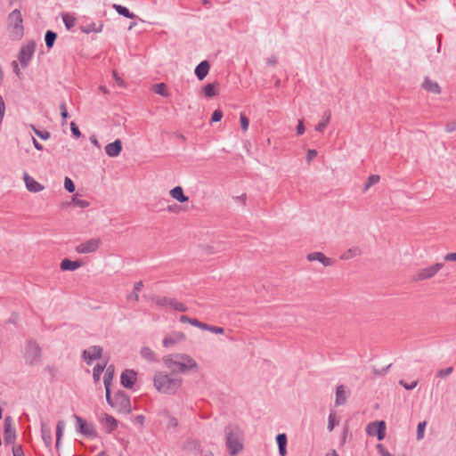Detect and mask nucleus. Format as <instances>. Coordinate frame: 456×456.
<instances>
[{
	"mask_svg": "<svg viewBox=\"0 0 456 456\" xmlns=\"http://www.w3.org/2000/svg\"><path fill=\"white\" fill-rule=\"evenodd\" d=\"M225 444L230 455H236L243 450V431L234 424H229L224 428Z\"/></svg>",
	"mask_w": 456,
	"mask_h": 456,
	"instance_id": "f257e3e1",
	"label": "nucleus"
},
{
	"mask_svg": "<svg viewBox=\"0 0 456 456\" xmlns=\"http://www.w3.org/2000/svg\"><path fill=\"white\" fill-rule=\"evenodd\" d=\"M154 387L164 394L174 395L182 385L181 378H174L163 372H157L154 376Z\"/></svg>",
	"mask_w": 456,
	"mask_h": 456,
	"instance_id": "f03ea898",
	"label": "nucleus"
},
{
	"mask_svg": "<svg viewBox=\"0 0 456 456\" xmlns=\"http://www.w3.org/2000/svg\"><path fill=\"white\" fill-rule=\"evenodd\" d=\"M163 362L169 369L176 367L180 372H186L192 369H197L198 364L196 361L188 354H182L175 355V359L171 356H165Z\"/></svg>",
	"mask_w": 456,
	"mask_h": 456,
	"instance_id": "7ed1b4c3",
	"label": "nucleus"
},
{
	"mask_svg": "<svg viewBox=\"0 0 456 456\" xmlns=\"http://www.w3.org/2000/svg\"><path fill=\"white\" fill-rule=\"evenodd\" d=\"M7 30L12 40H20L24 35L23 18L19 9H14L7 17Z\"/></svg>",
	"mask_w": 456,
	"mask_h": 456,
	"instance_id": "20e7f679",
	"label": "nucleus"
},
{
	"mask_svg": "<svg viewBox=\"0 0 456 456\" xmlns=\"http://www.w3.org/2000/svg\"><path fill=\"white\" fill-rule=\"evenodd\" d=\"M27 364L35 365L41 361V347L35 340H28L25 348L24 354Z\"/></svg>",
	"mask_w": 456,
	"mask_h": 456,
	"instance_id": "39448f33",
	"label": "nucleus"
},
{
	"mask_svg": "<svg viewBox=\"0 0 456 456\" xmlns=\"http://www.w3.org/2000/svg\"><path fill=\"white\" fill-rule=\"evenodd\" d=\"M113 408L118 412L129 413L131 411V402L129 396L122 390H118L113 396Z\"/></svg>",
	"mask_w": 456,
	"mask_h": 456,
	"instance_id": "423d86ee",
	"label": "nucleus"
},
{
	"mask_svg": "<svg viewBox=\"0 0 456 456\" xmlns=\"http://www.w3.org/2000/svg\"><path fill=\"white\" fill-rule=\"evenodd\" d=\"M36 50V44L34 41L28 42L27 45H22L18 53V60L20 63L21 68H27L34 55Z\"/></svg>",
	"mask_w": 456,
	"mask_h": 456,
	"instance_id": "0eeeda50",
	"label": "nucleus"
},
{
	"mask_svg": "<svg viewBox=\"0 0 456 456\" xmlns=\"http://www.w3.org/2000/svg\"><path fill=\"white\" fill-rule=\"evenodd\" d=\"M74 419H76V428L78 433L91 438L97 436V432L94 425L88 424L86 419L76 414L74 415Z\"/></svg>",
	"mask_w": 456,
	"mask_h": 456,
	"instance_id": "6e6552de",
	"label": "nucleus"
},
{
	"mask_svg": "<svg viewBox=\"0 0 456 456\" xmlns=\"http://www.w3.org/2000/svg\"><path fill=\"white\" fill-rule=\"evenodd\" d=\"M444 263H436L428 267L420 269L412 278L414 281H424L434 277L443 267Z\"/></svg>",
	"mask_w": 456,
	"mask_h": 456,
	"instance_id": "1a4fd4ad",
	"label": "nucleus"
},
{
	"mask_svg": "<svg viewBox=\"0 0 456 456\" xmlns=\"http://www.w3.org/2000/svg\"><path fill=\"white\" fill-rule=\"evenodd\" d=\"M366 433L370 436H376L379 441L386 437V423L384 420L370 422L366 427Z\"/></svg>",
	"mask_w": 456,
	"mask_h": 456,
	"instance_id": "9d476101",
	"label": "nucleus"
},
{
	"mask_svg": "<svg viewBox=\"0 0 456 456\" xmlns=\"http://www.w3.org/2000/svg\"><path fill=\"white\" fill-rule=\"evenodd\" d=\"M101 244L100 239L87 240L76 247V251L78 254H88L95 252Z\"/></svg>",
	"mask_w": 456,
	"mask_h": 456,
	"instance_id": "9b49d317",
	"label": "nucleus"
},
{
	"mask_svg": "<svg viewBox=\"0 0 456 456\" xmlns=\"http://www.w3.org/2000/svg\"><path fill=\"white\" fill-rule=\"evenodd\" d=\"M16 439V431L15 428L12 427V419L10 416H7L4 419V440L5 444H14Z\"/></svg>",
	"mask_w": 456,
	"mask_h": 456,
	"instance_id": "f8f14e48",
	"label": "nucleus"
},
{
	"mask_svg": "<svg viewBox=\"0 0 456 456\" xmlns=\"http://www.w3.org/2000/svg\"><path fill=\"white\" fill-rule=\"evenodd\" d=\"M136 377L137 373L135 370L126 369L121 373L120 383L125 388L131 389L136 381Z\"/></svg>",
	"mask_w": 456,
	"mask_h": 456,
	"instance_id": "ddd939ff",
	"label": "nucleus"
},
{
	"mask_svg": "<svg viewBox=\"0 0 456 456\" xmlns=\"http://www.w3.org/2000/svg\"><path fill=\"white\" fill-rule=\"evenodd\" d=\"M102 354V347L100 346H92L83 351V358L86 361L88 365L92 364L93 361L100 359Z\"/></svg>",
	"mask_w": 456,
	"mask_h": 456,
	"instance_id": "4468645a",
	"label": "nucleus"
},
{
	"mask_svg": "<svg viewBox=\"0 0 456 456\" xmlns=\"http://www.w3.org/2000/svg\"><path fill=\"white\" fill-rule=\"evenodd\" d=\"M121 151L122 142L119 139H116L114 142L105 146V153L110 158L118 157Z\"/></svg>",
	"mask_w": 456,
	"mask_h": 456,
	"instance_id": "2eb2a0df",
	"label": "nucleus"
},
{
	"mask_svg": "<svg viewBox=\"0 0 456 456\" xmlns=\"http://www.w3.org/2000/svg\"><path fill=\"white\" fill-rule=\"evenodd\" d=\"M306 258L309 261H319L324 266H331L335 263L334 259L327 257L322 252H313V253H310V254L307 255Z\"/></svg>",
	"mask_w": 456,
	"mask_h": 456,
	"instance_id": "dca6fc26",
	"label": "nucleus"
},
{
	"mask_svg": "<svg viewBox=\"0 0 456 456\" xmlns=\"http://www.w3.org/2000/svg\"><path fill=\"white\" fill-rule=\"evenodd\" d=\"M102 424L105 432L108 434H111L118 428V420L109 414H104Z\"/></svg>",
	"mask_w": 456,
	"mask_h": 456,
	"instance_id": "f3484780",
	"label": "nucleus"
},
{
	"mask_svg": "<svg viewBox=\"0 0 456 456\" xmlns=\"http://www.w3.org/2000/svg\"><path fill=\"white\" fill-rule=\"evenodd\" d=\"M210 64L208 61L204 60L200 61L195 68L194 73L199 80H203L208 74Z\"/></svg>",
	"mask_w": 456,
	"mask_h": 456,
	"instance_id": "a211bd4d",
	"label": "nucleus"
},
{
	"mask_svg": "<svg viewBox=\"0 0 456 456\" xmlns=\"http://www.w3.org/2000/svg\"><path fill=\"white\" fill-rule=\"evenodd\" d=\"M41 436L45 447L51 448L53 443L51 428L45 422H41Z\"/></svg>",
	"mask_w": 456,
	"mask_h": 456,
	"instance_id": "6ab92c4d",
	"label": "nucleus"
},
{
	"mask_svg": "<svg viewBox=\"0 0 456 456\" xmlns=\"http://www.w3.org/2000/svg\"><path fill=\"white\" fill-rule=\"evenodd\" d=\"M24 180L28 191L31 192H39L44 189V186L37 182L34 178L29 176L27 173L24 174Z\"/></svg>",
	"mask_w": 456,
	"mask_h": 456,
	"instance_id": "aec40b11",
	"label": "nucleus"
},
{
	"mask_svg": "<svg viewBox=\"0 0 456 456\" xmlns=\"http://www.w3.org/2000/svg\"><path fill=\"white\" fill-rule=\"evenodd\" d=\"M82 266V261L75 260L72 261L69 258H64L60 265L61 271H75Z\"/></svg>",
	"mask_w": 456,
	"mask_h": 456,
	"instance_id": "412c9836",
	"label": "nucleus"
},
{
	"mask_svg": "<svg viewBox=\"0 0 456 456\" xmlns=\"http://www.w3.org/2000/svg\"><path fill=\"white\" fill-rule=\"evenodd\" d=\"M422 87L426 91L433 93V94H437L441 93V87L438 85V83L429 79L428 77H426L424 79V82L422 84Z\"/></svg>",
	"mask_w": 456,
	"mask_h": 456,
	"instance_id": "4be33fe9",
	"label": "nucleus"
},
{
	"mask_svg": "<svg viewBox=\"0 0 456 456\" xmlns=\"http://www.w3.org/2000/svg\"><path fill=\"white\" fill-rule=\"evenodd\" d=\"M170 195L173 199L180 203L187 202L189 198L184 195L183 189L181 186H175L170 191Z\"/></svg>",
	"mask_w": 456,
	"mask_h": 456,
	"instance_id": "5701e85b",
	"label": "nucleus"
},
{
	"mask_svg": "<svg viewBox=\"0 0 456 456\" xmlns=\"http://www.w3.org/2000/svg\"><path fill=\"white\" fill-rule=\"evenodd\" d=\"M346 403V395L345 391V387L343 385H339L336 388V405H343Z\"/></svg>",
	"mask_w": 456,
	"mask_h": 456,
	"instance_id": "b1692460",
	"label": "nucleus"
},
{
	"mask_svg": "<svg viewBox=\"0 0 456 456\" xmlns=\"http://www.w3.org/2000/svg\"><path fill=\"white\" fill-rule=\"evenodd\" d=\"M330 118H331L330 111L326 110L322 115V120L316 125L315 130L320 133L323 132L324 129L326 128V126H328V124L330 123Z\"/></svg>",
	"mask_w": 456,
	"mask_h": 456,
	"instance_id": "393cba45",
	"label": "nucleus"
},
{
	"mask_svg": "<svg viewBox=\"0 0 456 456\" xmlns=\"http://www.w3.org/2000/svg\"><path fill=\"white\" fill-rule=\"evenodd\" d=\"M112 7L119 15L123 17L128 19H133L135 17V15L132 12H130L127 7L124 5L114 4Z\"/></svg>",
	"mask_w": 456,
	"mask_h": 456,
	"instance_id": "a878e982",
	"label": "nucleus"
},
{
	"mask_svg": "<svg viewBox=\"0 0 456 456\" xmlns=\"http://www.w3.org/2000/svg\"><path fill=\"white\" fill-rule=\"evenodd\" d=\"M65 429V422L64 420H59L56 425V443L55 447L59 449L60 444L63 436V432Z\"/></svg>",
	"mask_w": 456,
	"mask_h": 456,
	"instance_id": "bb28decb",
	"label": "nucleus"
},
{
	"mask_svg": "<svg viewBox=\"0 0 456 456\" xmlns=\"http://www.w3.org/2000/svg\"><path fill=\"white\" fill-rule=\"evenodd\" d=\"M113 377H114V366L110 365L107 367L106 371L103 376L104 387H111Z\"/></svg>",
	"mask_w": 456,
	"mask_h": 456,
	"instance_id": "cd10ccee",
	"label": "nucleus"
},
{
	"mask_svg": "<svg viewBox=\"0 0 456 456\" xmlns=\"http://www.w3.org/2000/svg\"><path fill=\"white\" fill-rule=\"evenodd\" d=\"M57 38V34L53 30H47L45 34V42L47 49L53 48Z\"/></svg>",
	"mask_w": 456,
	"mask_h": 456,
	"instance_id": "c85d7f7f",
	"label": "nucleus"
},
{
	"mask_svg": "<svg viewBox=\"0 0 456 456\" xmlns=\"http://www.w3.org/2000/svg\"><path fill=\"white\" fill-rule=\"evenodd\" d=\"M141 355L142 358L149 362H157L158 359L156 357L155 353L148 346H143L141 349Z\"/></svg>",
	"mask_w": 456,
	"mask_h": 456,
	"instance_id": "c756f323",
	"label": "nucleus"
},
{
	"mask_svg": "<svg viewBox=\"0 0 456 456\" xmlns=\"http://www.w3.org/2000/svg\"><path fill=\"white\" fill-rule=\"evenodd\" d=\"M361 254V249L358 247H354L344 252L340 258L342 260H348Z\"/></svg>",
	"mask_w": 456,
	"mask_h": 456,
	"instance_id": "7c9ffc66",
	"label": "nucleus"
},
{
	"mask_svg": "<svg viewBox=\"0 0 456 456\" xmlns=\"http://www.w3.org/2000/svg\"><path fill=\"white\" fill-rule=\"evenodd\" d=\"M169 297H159V296H151V301L153 302L158 306L167 307L168 306Z\"/></svg>",
	"mask_w": 456,
	"mask_h": 456,
	"instance_id": "2f4dec72",
	"label": "nucleus"
},
{
	"mask_svg": "<svg viewBox=\"0 0 456 456\" xmlns=\"http://www.w3.org/2000/svg\"><path fill=\"white\" fill-rule=\"evenodd\" d=\"M106 368V362L101 364L97 363L94 369H93V378L95 382L100 380V377L102 373L103 372L104 369Z\"/></svg>",
	"mask_w": 456,
	"mask_h": 456,
	"instance_id": "473e14b6",
	"label": "nucleus"
},
{
	"mask_svg": "<svg viewBox=\"0 0 456 456\" xmlns=\"http://www.w3.org/2000/svg\"><path fill=\"white\" fill-rule=\"evenodd\" d=\"M203 92L206 97L212 98L217 94L216 85L208 83L203 87Z\"/></svg>",
	"mask_w": 456,
	"mask_h": 456,
	"instance_id": "72a5a7b5",
	"label": "nucleus"
},
{
	"mask_svg": "<svg viewBox=\"0 0 456 456\" xmlns=\"http://www.w3.org/2000/svg\"><path fill=\"white\" fill-rule=\"evenodd\" d=\"M379 179L380 177L379 175H370L363 187V191H367L372 185L376 184Z\"/></svg>",
	"mask_w": 456,
	"mask_h": 456,
	"instance_id": "f704fd0d",
	"label": "nucleus"
},
{
	"mask_svg": "<svg viewBox=\"0 0 456 456\" xmlns=\"http://www.w3.org/2000/svg\"><path fill=\"white\" fill-rule=\"evenodd\" d=\"M62 20L68 30L75 26L76 19L68 13L62 15Z\"/></svg>",
	"mask_w": 456,
	"mask_h": 456,
	"instance_id": "c9c22d12",
	"label": "nucleus"
},
{
	"mask_svg": "<svg viewBox=\"0 0 456 456\" xmlns=\"http://www.w3.org/2000/svg\"><path fill=\"white\" fill-rule=\"evenodd\" d=\"M33 132L42 140H47L50 138L51 134L46 130H39L34 125H31Z\"/></svg>",
	"mask_w": 456,
	"mask_h": 456,
	"instance_id": "e433bc0d",
	"label": "nucleus"
},
{
	"mask_svg": "<svg viewBox=\"0 0 456 456\" xmlns=\"http://www.w3.org/2000/svg\"><path fill=\"white\" fill-rule=\"evenodd\" d=\"M426 426H427L426 421L419 422L418 427H417V440L419 441V440L423 439Z\"/></svg>",
	"mask_w": 456,
	"mask_h": 456,
	"instance_id": "4c0bfd02",
	"label": "nucleus"
},
{
	"mask_svg": "<svg viewBox=\"0 0 456 456\" xmlns=\"http://www.w3.org/2000/svg\"><path fill=\"white\" fill-rule=\"evenodd\" d=\"M338 424V421L336 419V415L334 412H330L328 418V429L331 432L335 426Z\"/></svg>",
	"mask_w": 456,
	"mask_h": 456,
	"instance_id": "58836bf2",
	"label": "nucleus"
},
{
	"mask_svg": "<svg viewBox=\"0 0 456 456\" xmlns=\"http://www.w3.org/2000/svg\"><path fill=\"white\" fill-rule=\"evenodd\" d=\"M275 440H276L278 447L287 446L288 439H287V435L286 434H284V433L278 434L276 436Z\"/></svg>",
	"mask_w": 456,
	"mask_h": 456,
	"instance_id": "ea45409f",
	"label": "nucleus"
},
{
	"mask_svg": "<svg viewBox=\"0 0 456 456\" xmlns=\"http://www.w3.org/2000/svg\"><path fill=\"white\" fill-rule=\"evenodd\" d=\"M64 188L69 192H74L76 190V186L74 182L69 177H65L64 179Z\"/></svg>",
	"mask_w": 456,
	"mask_h": 456,
	"instance_id": "a19ab883",
	"label": "nucleus"
},
{
	"mask_svg": "<svg viewBox=\"0 0 456 456\" xmlns=\"http://www.w3.org/2000/svg\"><path fill=\"white\" fill-rule=\"evenodd\" d=\"M60 110H61V117L62 119V124L67 120L69 118V112L67 110V106L65 102H61L60 103Z\"/></svg>",
	"mask_w": 456,
	"mask_h": 456,
	"instance_id": "79ce46f5",
	"label": "nucleus"
},
{
	"mask_svg": "<svg viewBox=\"0 0 456 456\" xmlns=\"http://www.w3.org/2000/svg\"><path fill=\"white\" fill-rule=\"evenodd\" d=\"M205 330L210 331L215 334H224V328L218 327V326H213V325H209V324L206 325Z\"/></svg>",
	"mask_w": 456,
	"mask_h": 456,
	"instance_id": "37998d69",
	"label": "nucleus"
},
{
	"mask_svg": "<svg viewBox=\"0 0 456 456\" xmlns=\"http://www.w3.org/2000/svg\"><path fill=\"white\" fill-rule=\"evenodd\" d=\"M240 121L241 129L243 131H247L248 129V126H249V119H248V118L246 117V115H244L243 113H241L240 117Z\"/></svg>",
	"mask_w": 456,
	"mask_h": 456,
	"instance_id": "c03bdc74",
	"label": "nucleus"
},
{
	"mask_svg": "<svg viewBox=\"0 0 456 456\" xmlns=\"http://www.w3.org/2000/svg\"><path fill=\"white\" fill-rule=\"evenodd\" d=\"M399 384H400L403 387H404L406 390H412V389H414V388L417 387V385H418V381H417V380H414V381H412V382H411V383H408V382L404 381L403 379H401V380L399 381Z\"/></svg>",
	"mask_w": 456,
	"mask_h": 456,
	"instance_id": "a18cd8bd",
	"label": "nucleus"
},
{
	"mask_svg": "<svg viewBox=\"0 0 456 456\" xmlns=\"http://www.w3.org/2000/svg\"><path fill=\"white\" fill-rule=\"evenodd\" d=\"M72 202L74 203L75 206L79 207L81 208H86L89 206L88 201H86L85 200L77 199V197H73Z\"/></svg>",
	"mask_w": 456,
	"mask_h": 456,
	"instance_id": "49530a36",
	"label": "nucleus"
},
{
	"mask_svg": "<svg viewBox=\"0 0 456 456\" xmlns=\"http://www.w3.org/2000/svg\"><path fill=\"white\" fill-rule=\"evenodd\" d=\"M102 26H100L99 28H96L95 27V24L94 23H92V24H88L84 29L83 31L86 34H89L91 32H101L102 31Z\"/></svg>",
	"mask_w": 456,
	"mask_h": 456,
	"instance_id": "de8ad7c7",
	"label": "nucleus"
},
{
	"mask_svg": "<svg viewBox=\"0 0 456 456\" xmlns=\"http://www.w3.org/2000/svg\"><path fill=\"white\" fill-rule=\"evenodd\" d=\"M223 118V112L221 110H214V112L212 113V116H211V118H210V122H218L222 119Z\"/></svg>",
	"mask_w": 456,
	"mask_h": 456,
	"instance_id": "09e8293b",
	"label": "nucleus"
},
{
	"mask_svg": "<svg viewBox=\"0 0 456 456\" xmlns=\"http://www.w3.org/2000/svg\"><path fill=\"white\" fill-rule=\"evenodd\" d=\"M70 130H71V134H72L73 137H75L76 139H77L81 136V132L75 122L70 123Z\"/></svg>",
	"mask_w": 456,
	"mask_h": 456,
	"instance_id": "8fccbe9b",
	"label": "nucleus"
},
{
	"mask_svg": "<svg viewBox=\"0 0 456 456\" xmlns=\"http://www.w3.org/2000/svg\"><path fill=\"white\" fill-rule=\"evenodd\" d=\"M452 370H453L452 367L442 369V370H438L437 376L440 378H445V377L449 376L452 372Z\"/></svg>",
	"mask_w": 456,
	"mask_h": 456,
	"instance_id": "3c124183",
	"label": "nucleus"
},
{
	"mask_svg": "<svg viewBox=\"0 0 456 456\" xmlns=\"http://www.w3.org/2000/svg\"><path fill=\"white\" fill-rule=\"evenodd\" d=\"M162 343L165 347H169V346H174L176 343V340L175 338H173L172 337H165L163 338Z\"/></svg>",
	"mask_w": 456,
	"mask_h": 456,
	"instance_id": "603ef678",
	"label": "nucleus"
},
{
	"mask_svg": "<svg viewBox=\"0 0 456 456\" xmlns=\"http://www.w3.org/2000/svg\"><path fill=\"white\" fill-rule=\"evenodd\" d=\"M12 454L13 456H25L21 445H13Z\"/></svg>",
	"mask_w": 456,
	"mask_h": 456,
	"instance_id": "864d4df0",
	"label": "nucleus"
},
{
	"mask_svg": "<svg viewBox=\"0 0 456 456\" xmlns=\"http://www.w3.org/2000/svg\"><path fill=\"white\" fill-rule=\"evenodd\" d=\"M191 325L205 330L207 323L201 322L198 319L192 318Z\"/></svg>",
	"mask_w": 456,
	"mask_h": 456,
	"instance_id": "5fc2aeb1",
	"label": "nucleus"
},
{
	"mask_svg": "<svg viewBox=\"0 0 456 456\" xmlns=\"http://www.w3.org/2000/svg\"><path fill=\"white\" fill-rule=\"evenodd\" d=\"M106 390V401L112 407L113 406V397L110 393V387H105Z\"/></svg>",
	"mask_w": 456,
	"mask_h": 456,
	"instance_id": "6e6d98bb",
	"label": "nucleus"
},
{
	"mask_svg": "<svg viewBox=\"0 0 456 456\" xmlns=\"http://www.w3.org/2000/svg\"><path fill=\"white\" fill-rule=\"evenodd\" d=\"M11 65H12V70L15 73V75L17 77H20L21 72H20V69L19 68L18 62L16 61H12Z\"/></svg>",
	"mask_w": 456,
	"mask_h": 456,
	"instance_id": "4d7b16f0",
	"label": "nucleus"
},
{
	"mask_svg": "<svg viewBox=\"0 0 456 456\" xmlns=\"http://www.w3.org/2000/svg\"><path fill=\"white\" fill-rule=\"evenodd\" d=\"M175 311L184 313L188 310L187 306L182 302L177 301L175 307Z\"/></svg>",
	"mask_w": 456,
	"mask_h": 456,
	"instance_id": "13d9d810",
	"label": "nucleus"
},
{
	"mask_svg": "<svg viewBox=\"0 0 456 456\" xmlns=\"http://www.w3.org/2000/svg\"><path fill=\"white\" fill-rule=\"evenodd\" d=\"M377 448L379 449V452L381 454V456H394L389 452H387L381 444H379L377 445Z\"/></svg>",
	"mask_w": 456,
	"mask_h": 456,
	"instance_id": "bf43d9fd",
	"label": "nucleus"
},
{
	"mask_svg": "<svg viewBox=\"0 0 456 456\" xmlns=\"http://www.w3.org/2000/svg\"><path fill=\"white\" fill-rule=\"evenodd\" d=\"M317 156V151L315 150H308L306 154V160L310 162Z\"/></svg>",
	"mask_w": 456,
	"mask_h": 456,
	"instance_id": "052dcab7",
	"label": "nucleus"
},
{
	"mask_svg": "<svg viewBox=\"0 0 456 456\" xmlns=\"http://www.w3.org/2000/svg\"><path fill=\"white\" fill-rule=\"evenodd\" d=\"M157 87H158L157 90H156L157 94H160L162 96L166 95V92H165L166 86H165V84H163V83L158 84Z\"/></svg>",
	"mask_w": 456,
	"mask_h": 456,
	"instance_id": "680f3d73",
	"label": "nucleus"
},
{
	"mask_svg": "<svg viewBox=\"0 0 456 456\" xmlns=\"http://www.w3.org/2000/svg\"><path fill=\"white\" fill-rule=\"evenodd\" d=\"M445 131L448 133L456 131V122L448 123L445 126Z\"/></svg>",
	"mask_w": 456,
	"mask_h": 456,
	"instance_id": "e2e57ef3",
	"label": "nucleus"
},
{
	"mask_svg": "<svg viewBox=\"0 0 456 456\" xmlns=\"http://www.w3.org/2000/svg\"><path fill=\"white\" fill-rule=\"evenodd\" d=\"M305 133V126L301 120L298 121V125L297 126V134L298 135H301Z\"/></svg>",
	"mask_w": 456,
	"mask_h": 456,
	"instance_id": "0e129e2a",
	"label": "nucleus"
},
{
	"mask_svg": "<svg viewBox=\"0 0 456 456\" xmlns=\"http://www.w3.org/2000/svg\"><path fill=\"white\" fill-rule=\"evenodd\" d=\"M391 364H388L386 368H383L382 370H377V369H374L373 370V373L375 375H384L387 370L390 368Z\"/></svg>",
	"mask_w": 456,
	"mask_h": 456,
	"instance_id": "69168bd1",
	"label": "nucleus"
},
{
	"mask_svg": "<svg viewBox=\"0 0 456 456\" xmlns=\"http://www.w3.org/2000/svg\"><path fill=\"white\" fill-rule=\"evenodd\" d=\"M113 77L119 86H124V85H125L124 80L118 77V75L116 71H113Z\"/></svg>",
	"mask_w": 456,
	"mask_h": 456,
	"instance_id": "338daca9",
	"label": "nucleus"
},
{
	"mask_svg": "<svg viewBox=\"0 0 456 456\" xmlns=\"http://www.w3.org/2000/svg\"><path fill=\"white\" fill-rule=\"evenodd\" d=\"M445 261H455L456 262V252L448 253L444 256Z\"/></svg>",
	"mask_w": 456,
	"mask_h": 456,
	"instance_id": "774afa93",
	"label": "nucleus"
}]
</instances>
